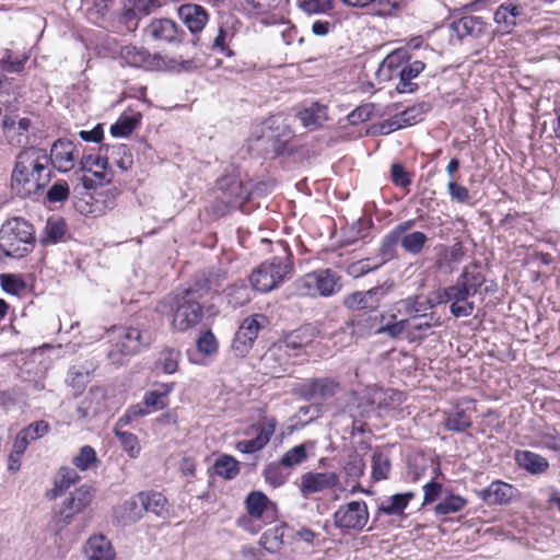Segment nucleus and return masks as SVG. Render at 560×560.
Here are the masks:
<instances>
[{"instance_id":"nucleus-1","label":"nucleus","mask_w":560,"mask_h":560,"mask_svg":"<svg viewBox=\"0 0 560 560\" xmlns=\"http://www.w3.org/2000/svg\"><path fill=\"white\" fill-rule=\"evenodd\" d=\"M225 280V271H207L197 276L188 288L177 293L172 305V328L185 332L199 325L205 316L201 300L219 294Z\"/></svg>"},{"instance_id":"nucleus-2","label":"nucleus","mask_w":560,"mask_h":560,"mask_svg":"<svg viewBox=\"0 0 560 560\" xmlns=\"http://www.w3.org/2000/svg\"><path fill=\"white\" fill-rule=\"evenodd\" d=\"M51 180L46 150L30 147L18 155L11 174V186L22 198L42 191Z\"/></svg>"},{"instance_id":"nucleus-3","label":"nucleus","mask_w":560,"mask_h":560,"mask_svg":"<svg viewBox=\"0 0 560 560\" xmlns=\"http://www.w3.org/2000/svg\"><path fill=\"white\" fill-rule=\"evenodd\" d=\"M486 278L480 271L463 270L456 282L433 292V299L427 300L429 307L435 304L451 303L450 311L454 317H468L475 311V303L469 299L475 296L485 284Z\"/></svg>"},{"instance_id":"nucleus-4","label":"nucleus","mask_w":560,"mask_h":560,"mask_svg":"<svg viewBox=\"0 0 560 560\" xmlns=\"http://www.w3.org/2000/svg\"><path fill=\"white\" fill-rule=\"evenodd\" d=\"M244 510L246 513L236 518V526L252 535L258 534L280 517L278 503L261 490H252L246 494Z\"/></svg>"},{"instance_id":"nucleus-5","label":"nucleus","mask_w":560,"mask_h":560,"mask_svg":"<svg viewBox=\"0 0 560 560\" xmlns=\"http://www.w3.org/2000/svg\"><path fill=\"white\" fill-rule=\"evenodd\" d=\"M34 225L21 217L7 219L0 228V252L7 257L22 258L35 246Z\"/></svg>"},{"instance_id":"nucleus-6","label":"nucleus","mask_w":560,"mask_h":560,"mask_svg":"<svg viewBox=\"0 0 560 560\" xmlns=\"http://www.w3.org/2000/svg\"><path fill=\"white\" fill-rule=\"evenodd\" d=\"M384 66L389 70V78H398L396 91L399 94L415 93L419 85L412 80L425 69L421 60H412L407 48H399L384 59Z\"/></svg>"},{"instance_id":"nucleus-7","label":"nucleus","mask_w":560,"mask_h":560,"mask_svg":"<svg viewBox=\"0 0 560 560\" xmlns=\"http://www.w3.org/2000/svg\"><path fill=\"white\" fill-rule=\"evenodd\" d=\"M341 289V276L330 268L313 270L294 282V291L300 296L328 298L337 294Z\"/></svg>"},{"instance_id":"nucleus-8","label":"nucleus","mask_w":560,"mask_h":560,"mask_svg":"<svg viewBox=\"0 0 560 560\" xmlns=\"http://www.w3.org/2000/svg\"><path fill=\"white\" fill-rule=\"evenodd\" d=\"M287 256L273 257L264 261L249 276V281L254 290L267 293L276 289L284 278L292 272L293 265L289 247L285 248Z\"/></svg>"},{"instance_id":"nucleus-9","label":"nucleus","mask_w":560,"mask_h":560,"mask_svg":"<svg viewBox=\"0 0 560 560\" xmlns=\"http://www.w3.org/2000/svg\"><path fill=\"white\" fill-rule=\"evenodd\" d=\"M155 388L144 393L141 402L130 406L118 419L119 425H128L133 420L163 410L170 405V395L175 389L174 382L155 383Z\"/></svg>"},{"instance_id":"nucleus-10","label":"nucleus","mask_w":560,"mask_h":560,"mask_svg":"<svg viewBox=\"0 0 560 560\" xmlns=\"http://www.w3.org/2000/svg\"><path fill=\"white\" fill-rule=\"evenodd\" d=\"M290 0H242L244 12L264 25L285 22Z\"/></svg>"},{"instance_id":"nucleus-11","label":"nucleus","mask_w":560,"mask_h":560,"mask_svg":"<svg viewBox=\"0 0 560 560\" xmlns=\"http://www.w3.org/2000/svg\"><path fill=\"white\" fill-rule=\"evenodd\" d=\"M370 520L368 504L363 500H354L341 504L332 514L334 526L341 533H359Z\"/></svg>"},{"instance_id":"nucleus-12","label":"nucleus","mask_w":560,"mask_h":560,"mask_svg":"<svg viewBox=\"0 0 560 560\" xmlns=\"http://www.w3.org/2000/svg\"><path fill=\"white\" fill-rule=\"evenodd\" d=\"M266 320L262 314H253L243 319L232 340L235 357L245 358L249 353Z\"/></svg>"},{"instance_id":"nucleus-13","label":"nucleus","mask_w":560,"mask_h":560,"mask_svg":"<svg viewBox=\"0 0 560 560\" xmlns=\"http://www.w3.org/2000/svg\"><path fill=\"white\" fill-rule=\"evenodd\" d=\"M94 493L95 489L92 486L83 485L70 494L54 517L60 529L68 526L77 514L82 513L92 503Z\"/></svg>"},{"instance_id":"nucleus-14","label":"nucleus","mask_w":560,"mask_h":560,"mask_svg":"<svg viewBox=\"0 0 560 560\" xmlns=\"http://www.w3.org/2000/svg\"><path fill=\"white\" fill-rule=\"evenodd\" d=\"M278 422L273 417H262L259 421L250 425V430L256 436L250 440L236 442L235 448L242 454H255L265 448L275 435Z\"/></svg>"},{"instance_id":"nucleus-15","label":"nucleus","mask_w":560,"mask_h":560,"mask_svg":"<svg viewBox=\"0 0 560 560\" xmlns=\"http://www.w3.org/2000/svg\"><path fill=\"white\" fill-rule=\"evenodd\" d=\"M78 145L67 139L59 138L50 147L48 154L49 164H51L58 172L67 173L74 168L79 161Z\"/></svg>"},{"instance_id":"nucleus-16","label":"nucleus","mask_w":560,"mask_h":560,"mask_svg":"<svg viewBox=\"0 0 560 560\" xmlns=\"http://www.w3.org/2000/svg\"><path fill=\"white\" fill-rule=\"evenodd\" d=\"M340 483L335 471H307L300 477L299 490L304 498L314 493L335 490Z\"/></svg>"},{"instance_id":"nucleus-17","label":"nucleus","mask_w":560,"mask_h":560,"mask_svg":"<svg viewBox=\"0 0 560 560\" xmlns=\"http://www.w3.org/2000/svg\"><path fill=\"white\" fill-rule=\"evenodd\" d=\"M119 59L124 66L148 71L159 70L164 66V61L160 55H152L145 48L135 45L121 47Z\"/></svg>"},{"instance_id":"nucleus-18","label":"nucleus","mask_w":560,"mask_h":560,"mask_svg":"<svg viewBox=\"0 0 560 560\" xmlns=\"http://www.w3.org/2000/svg\"><path fill=\"white\" fill-rule=\"evenodd\" d=\"M144 34L155 42L175 45L183 43L186 36L175 21L166 18L153 19L144 28Z\"/></svg>"},{"instance_id":"nucleus-19","label":"nucleus","mask_w":560,"mask_h":560,"mask_svg":"<svg viewBox=\"0 0 560 560\" xmlns=\"http://www.w3.org/2000/svg\"><path fill=\"white\" fill-rule=\"evenodd\" d=\"M340 390V383L331 377L310 378L300 383L298 394L305 400L329 399Z\"/></svg>"},{"instance_id":"nucleus-20","label":"nucleus","mask_w":560,"mask_h":560,"mask_svg":"<svg viewBox=\"0 0 560 560\" xmlns=\"http://www.w3.org/2000/svg\"><path fill=\"white\" fill-rule=\"evenodd\" d=\"M385 295L382 287H374L368 291H355L343 298V305L351 311L373 312L381 305V300Z\"/></svg>"},{"instance_id":"nucleus-21","label":"nucleus","mask_w":560,"mask_h":560,"mask_svg":"<svg viewBox=\"0 0 560 560\" xmlns=\"http://www.w3.org/2000/svg\"><path fill=\"white\" fill-rule=\"evenodd\" d=\"M517 489L505 481L493 480L487 488L479 490L477 495L488 505H506L517 495Z\"/></svg>"},{"instance_id":"nucleus-22","label":"nucleus","mask_w":560,"mask_h":560,"mask_svg":"<svg viewBox=\"0 0 560 560\" xmlns=\"http://www.w3.org/2000/svg\"><path fill=\"white\" fill-rule=\"evenodd\" d=\"M406 322L398 319L394 313H381L370 317L369 329L376 335H386L398 338L405 332Z\"/></svg>"},{"instance_id":"nucleus-23","label":"nucleus","mask_w":560,"mask_h":560,"mask_svg":"<svg viewBox=\"0 0 560 560\" xmlns=\"http://www.w3.org/2000/svg\"><path fill=\"white\" fill-rule=\"evenodd\" d=\"M177 13L182 22L194 35L200 33L209 22V13L200 4L184 3L178 7Z\"/></svg>"},{"instance_id":"nucleus-24","label":"nucleus","mask_w":560,"mask_h":560,"mask_svg":"<svg viewBox=\"0 0 560 560\" xmlns=\"http://www.w3.org/2000/svg\"><path fill=\"white\" fill-rule=\"evenodd\" d=\"M435 265L439 269L452 271L456 265L462 262L466 256V248L462 241H456L452 245H438L435 247Z\"/></svg>"},{"instance_id":"nucleus-25","label":"nucleus","mask_w":560,"mask_h":560,"mask_svg":"<svg viewBox=\"0 0 560 560\" xmlns=\"http://www.w3.org/2000/svg\"><path fill=\"white\" fill-rule=\"evenodd\" d=\"M524 14L522 5L511 1L501 3L494 12L493 20L501 33H511L517 24V19Z\"/></svg>"},{"instance_id":"nucleus-26","label":"nucleus","mask_w":560,"mask_h":560,"mask_svg":"<svg viewBox=\"0 0 560 560\" xmlns=\"http://www.w3.org/2000/svg\"><path fill=\"white\" fill-rule=\"evenodd\" d=\"M144 512L153 513L155 516L166 520L171 515V504L167 498L159 491H141L137 494Z\"/></svg>"},{"instance_id":"nucleus-27","label":"nucleus","mask_w":560,"mask_h":560,"mask_svg":"<svg viewBox=\"0 0 560 560\" xmlns=\"http://www.w3.org/2000/svg\"><path fill=\"white\" fill-rule=\"evenodd\" d=\"M415 498L416 493L413 491L395 493L381 501L376 509V515L405 517V510Z\"/></svg>"},{"instance_id":"nucleus-28","label":"nucleus","mask_w":560,"mask_h":560,"mask_svg":"<svg viewBox=\"0 0 560 560\" xmlns=\"http://www.w3.org/2000/svg\"><path fill=\"white\" fill-rule=\"evenodd\" d=\"M317 335L318 330L313 325L306 324L285 334L282 343L285 349L298 351L310 346Z\"/></svg>"},{"instance_id":"nucleus-29","label":"nucleus","mask_w":560,"mask_h":560,"mask_svg":"<svg viewBox=\"0 0 560 560\" xmlns=\"http://www.w3.org/2000/svg\"><path fill=\"white\" fill-rule=\"evenodd\" d=\"M432 320V313L411 315L409 318L404 319L406 322L404 335L410 341L424 339L429 335L430 329L435 325Z\"/></svg>"},{"instance_id":"nucleus-30","label":"nucleus","mask_w":560,"mask_h":560,"mask_svg":"<svg viewBox=\"0 0 560 560\" xmlns=\"http://www.w3.org/2000/svg\"><path fill=\"white\" fill-rule=\"evenodd\" d=\"M517 466L532 475H540L547 471L549 463L544 456L526 450H517L514 453Z\"/></svg>"},{"instance_id":"nucleus-31","label":"nucleus","mask_w":560,"mask_h":560,"mask_svg":"<svg viewBox=\"0 0 560 560\" xmlns=\"http://www.w3.org/2000/svg\"><path fill=\"white\" fill-rule=\"evenodd\" d=\"M103 150H105L106 159H108V166H116L122 172L132 167L133 155L127 144L101 145L100 151Z\"/></svg>"},{"instance_id":"nucleus-32","label":"nucleus","mask_w":560,"mask_h":560,"mask_svg":"<svg viewBox=\"0 0 560 560\" xmlns=\"http://www.w3.org/2000/svg\"><path fill=\"white\" fill-rule=\"evenodd\" d=\"M84 551L89 560H115L112 544L104 535L90 537Z\"/></svg>"},{"instance_id":"nucleus-33","label":"nucleus","mask_w":560,"mask_h":560,"mask_svg":"<svg viewBox=\"0 0 560 560\" xmlns=\"http://www.w3.org/2000/svg\"><path fill=\"white\" fill-rule=\"evenodd\" d=\"M83 5L86 18L91 23L105 26L112 15L114 0H84Z\"/></svg>"},{"instance_id":"nucleus-34","label":"nucleus","mask_w":560,"mask_h":560,"mask_svg":"<svg viewBox=\"0 0 560 560\" xmlns=\"http://www.w3.org/2000/svg\"><path fill=\"white\" fill-rule=\"evenodd\" d=\"M80 475L68 466H61L54 479V488L48 490L46 495L48 499H56L62 495L71 486L79 482Z\"/></svg>"},{"instance_id":"nucleus-35","label":"nucleus","mask_w":560,"mask_h":560,"mask_svg":"<svg viewBox=\"0 0 560 560\" xmlns=\"http://www.w3.org/2000/svg\"><path fill=\"white\" fill-rule=\"evenodd\" d=\"M143 512V506L140 504V501L136 495L124 501L116 508L115 517L118 523L128 525L139 521L142 517Z\"/></svg>"},{"instance_id":"nucleus-36","label":"nucleus","mask_w":560,"mask_h":560,"mask_svg":"<svg viewBox=\"0 0 560 560\" xmlns=\"http://www.w3.org/2000/svg\"><path fill=\"white\" fill-rule=\"evenodd\" d=\"M444 415L443 425L447 431L464 432L472 425L470 416L458 406Z\"/></svg>"},{"instance_id":"nucleus-37","label":"nucleus","mask_w":560,"mask_h":560,"mask_svg":"<svg viewBox=\"0 0 560 560\" xmlns=\"http://www.w3.org/2000/svg\"><path fill=\"white\" fill-rule=\"evenodd\" d=\"M120 338V351L126 355L136 354L145 346L142 341V331L137 327H126Z\"/></svg>"},{"instance_id":"nucleus-38","label":"nucleus","mask_w":560,"mask_h":560,"mask_svg":"<svg viewBox=\"0 0 560 560\" xmlns=\"http://www.w3.org/2000/svg\"><path fill=\"white\" fill-rule=\"evenodd\" d=\"M182 352L175 348H163L155 360V368L165 374H174L178 371Z\"/></svg>"},{"instance_id":"nucleus-39","label":"nucleus","mask_w":560,"mask_h":560,"mask_svg":"<svg viewBox=\"0 0 560 560\" xmlns=\"http://www.w3.org/2000/svg\"><path fill=\"white\" fill-rule=\"evenodd\" d=\"M98 198L96 191L86 192L75 202V208L83 215L102 217L106 213V206Z\"/></svg>"},{"instance_id":"nucleus-40","label":"nucleus","mask_w":560,"mask_h":560,"mask_svg":"<svg viewBox=\"0 0 560 560\" xmlns=\"http://www.w3.org/2000/svg\"><path fill=\"white\" fill-rule=\"evenodd\" d=\"M67 232L68 228L65 219H49L43 231L42 243L47 245L63 242Z\"/></svg>"},{"instance_id":"nucleus-41","label":"nucleus","mask_w":560,"mask_h":560,"mask_svg":"<svg viewBox=\"0 0 560 560\" xmlns=\"http://www.w3.org/2000/svg\"><path fill=\"white\" fill-rule=\"evenodd\" d=\"M213 470L219 477L231 480L241 472V463L235 457L223 454L214 460Z\"/></svg>"},{"instance_id":"nucleus-42","label":"nucleus","mask_w":560,"mask_h":560,"mask_svg":"<svg viewBox=\"0 0 560 560\" xmlns=\"http://www.w3.org/2000/svg\"><path fill=\"white\" fill-rule=\"evenodd\" d=\"M234 35H235V32H234L233 27L221 23L218 27V33L212 40L211 49L214 52L221 54L225 57L233 56V51L230 48V44H231Z\"/></svg>"},{"instance_id":"nucleus-43","label":"nucleus","mask_w":560,"mask_h":560,"mask_svg":"<svg viewBox=\"0 0 560 560\" xmlns=\"http://www.w3.org/2000/svg\"><path fill=\"white\" fill-rule=\"evenodd\" d=\"M453 27L459 37L480 34L485 28L482 18L465 15L453 23Z\"/></svg>"},{"instance_id":"nucleus-44","label":"nucleus","mask_w":560,"mask_h":560,"mask_svg":"<svg viewBox=\"0 0 560 560\" xmlns=\"http://www.w3.org/2000/svg\"><path fill=\"white\" fill-rule=\"evenodd\" d=\"M287 525H278L266 530L259 539L260 546L270 553H275L281 550L284 541V529Z\"/></svg>"},{"instance_id":"nucleus-45","label":"nucleus","mask_w":560,"mask_h":560,"mask_svg":"<svg viewBox=\"0 0 560 560\" xmlns=\"http://www.w3.org/2000/svg\"><path fill=\"white\" fill-rule=\"evenodd\" d=\"M431 109V104L428 102H421L412 106L407 107L402 112L396 114L402 128L416 125L423 120L424 115Z\"/></svg>"},{"instance_id":"nucleus-46","label":"nucleus","mask_w":560,"mask_h":560,"mask_svg":"<svg viewBox=\"0 0 560 560\" xmlns=\"http://www.w3.org/2000/svg\"><path fill=\"white\" fill-rule=\"evenodd\" d=\"M224 296L232 308L243 307L250 301L248 288L244 283H234L224 290Z\"/></svg>"},{"instance_id":"nucleus-47","label":"nucleus","mask_w":560,"mask_h":560,"mask_svg":"<svg viewBox=\"0 0 560 560\" xmlns=\"http://www.w3.org/2000/svg\"><path fill=\"white\" fill-rule=\"evenodd\" d=\"M392 463L389 456L382 452L376 451L372 455V479L374 481H382L389 477Z\"/></svg>"},{"instance_id":"nucleus-48","label":"nucleus","mask_w":560,"mask_h":560,"mask_svg":"<svg viewBox=\"0 0 560 560\" xmlns=\"http://www.w3.org/2000/svg\"><path fill=\"white\" fill-rule=\"evenodd\" d=\"M468 501L459 494L450 493L434 506V512L438 515H448L452 513L460 512Z\"/></svg>"},{"instance_id":"nucleus-49","label":"nucleus","mask_w":560,"mask_h":560,"mask_svg":"<svg viewBox=\"0 0 560 560\" xmlns=\"http://www.w3.org/2000/svg\"><path fill=\"white\" fill-rule=\"evenodd\" d=\"M140 114L119 116L117 121L110 126V133L114 137H128L140 124Z\"/></svg>"},{"instance_id":"nucleus-50","label":"nucleus","mask_w":560,"mask_h":560,"mask_svg":"<svg viewBox=\"0 0 560 560\" xmlns=\"http://www.w3.org/2000/svg\"><path fill=\"white\" fill-rule=\"evenodd\" d=\"M125 425H119L118 422L114 429L115 435L119 440L122 448L128 453L131 458H137L140 454L141 447L138 436L131 432L122 431Z\"/></svg>"},{"instance_id":"nucleus-51","label":"nucleus","mask_w":560,"mask_h":560,"mask_svg":"<svg viewBox=\"0 0 560 560\" xmlns=\"http://www.w3.org/2000/svg\"><path fill=\"white\" fill-rule=\"evenodd\" d=\"M98 458L96 452L90 445L82 446L79 453L72 459V464L82 471L96 466Z\"/></svg>"},{"instance_id":"nucleus-52","label":"nucleus","mask_w":560,"mask_h":560,"mask_svg":"<svg viewBox=\"0 0 560 560\" xmlns=\"http://www.w3.org/2000/svg\"><path fill=\"white\" fill-rule=\"evenodd\" d=\"M428 241L427 235L423 232L416 231L404 235L400 238L401 247L412 255L420 254Z\"/></svg>"},{"instance_id":"nucleus-53","label":"nucleus","mask_w":560,"mask_h":560,"mask_svg":"<svg viewBox=\"0 0 560 560\" xmlns=\"http://www.w3.org/2000/svg\"><path fill=\"white\" fill-rule=\"evenodd\" d=\"M50 431V424L45 420H37L19 431L25 440L31 444L38 439L47 435Z\"/></svg>"},{"instance_id":"nucleus-54","label":"nucleus","mask_w":560,"mask_h":560,"mask_svg":"<svg viewBox=\"0 0 560 560\" xmlns=\"http://www.w3.org/2000/svg\"><path fill=\"white\" fill-rule=\"evenodd\" d=\"M0 285L4 292L12 295H20L26 290V283L22 277L13 273L0 275Z\"/></svg>"},{"instance_id":"nucleus-55","label":"nucleus","mask_w":560,"mask_h":560,"mask_svg":"<svg viewBox=\"0 0 560 560\" xmlns=\"http://www.w3.org/2000/svg\"><path fill=\"white\" fill-rule=\"evenodd\" d=\"M282 467L284 466L280 462H277L270 463L264 468L262 476L269 486L278 488L287 481V475L283 474Z\"/></svg>"},{"instance_id":"nucleus-56","label":"nucleus","mask_w":560,"mask_h":560,"mask_svg":"<svg viewBox=\"0 0 560 560\" xmlns=\"http://www.w3.org/2000/svg\"><path fill=\"white\" fill-rule=\"evenodd\" d=\"M307 459V452L304 444L295 445L292 448L288 450L282 457L280 458V463L288 468H292L296 465L302 464Z\"/></svg>"},{"instance_id":"nucleus-57","label":"nucleus","mask_w":560,"mask_h":560,"mask_svg":"<svg viewBox=\"0 0 560 560\" xmlns=\"http://www.w3.org/2000/svg\"><path fill=\"white\" fill-rule=\"evenodd\" d=\"M115 21L119 24L118 32H133L138 28V16L133 9L128 8L115 15Z\"/></svg>"},{"instance_id":"nucleus-58","label":"nucleus","mask_w":560,"mask_h":560,"mask_svg":"<svg viewBox=\"0 0 560 560\" xmlns=\"http://www.w3.org/2000/svg\"><path fill=\"white\" fill-rule=\"evenodd\" d=\"M364 470L365 463L363 457L358 453L349 455L347 462L343 465V471L347 477L351 479H359L363 476Z\"/></svg>"},{"instance_id":"nucleus-59","label":"nucleus","mask_w":560,"mask_h":560,"mask_svg":"<svg viewBox=\"0 0 560 560\" xmlns=\"http://www.w3.org/2000/svg\"><path fill=\"white\" fill-rule=\"evenodd\" d=\"M326 107L314 103L311 107L304 108L299 112V118L302 120L305 127H318L320 126L319 113L325 112Z\"/></svg>"},{"instance_id":"nucleus-60","label":"nucleus","mask_w":560,"mask_h":560,"mask_svg":"<svg viewBox=\"0 0 560 560\" xmlns=\"http://www.w3.org/2000/svg\"><path fill=\"white\" fill-rule=\"evenodd\" d=\"M197 349L200 353L212 355L218 352V340L211 330H206L197 339Z\"/></svg>"},{"instance_id":"nucleus-61","label":"nucleus","mask_w":560,"mask_h":560,"mask_svg":"<svg viewBox=\"0 0 560 560\" xmlns=\"http://www.w3.org/2000/svg\"><path fill=\"white\" fill-rule=\"evenodd\" d=\"M390 180L396 187L402 188H408L412 183L410 173H408L405 166L400 163L392 164Z\"/></svg>"},{"instance_id":"nucleus-62","label":"nucleus","mask_w":560,"mask_h":560,"mask_svg":"<svg viewBox=\"0 0 560 560\" xmlns=\"http://www.w3.org/2000/svg\"><path fill=\"white\" fill-rule=\"evenodd\" d=\"M447 191L453 201L464 205H472L470 202L471 196L467 187L458 184L455 180H450L447 184Z\"/></svg>"},{"instance_id":"nucleus-63","label":"nucleus","mask_w":560,"mask_h":560,"mask_svg":"<svg viewBox=\"0 0 560 560\" xmlns=\"http://www.w3.org/2000/svg\"><path fill=\"white\" fill-rule=\"evenodd\" d=\"M81 171L82 172H91L94 167L100 170H107L108 167V159H106V154L102 156L101 154H88L83 155L79 160Z\"/></svg>"},{"instance_id":"nucleus-64","label":"nucleus","mask_w":560,"mask_h":560,"mask_svg":"<svg viewBox=\"0 0 560 560\" xmlns=\"http://www.w3.org/2000/svg\"><path fill=\"white\" fill-rule=\"evenodd\" d=\"M69 186L67 182H56L46 192V199L49 202H62L69 198Z\"/></svg>"}]
</instances>
